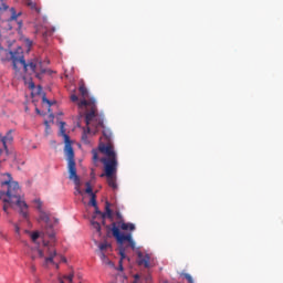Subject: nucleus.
<instances>
[{
	"label": "nucleus",
	"instance_id": "f257e3e1",
	"mask_svg": "<svg viewBox=\"0 0 283 283\" xmlns=\"http://www.w3.org/2000/svg\"><path fill=\"white\" fill-rule=\"evenodd\" d=\"M9 180L2 181L1 187H7L6 190L0 191V200L3 202L2 210L6 216H10L8 209H19L20 216L30 222V214L28 213L29 206L25 199L21 197V187L19 182L12 181V177L8 174Z\"/></svg>",
	"mask_w": 283,
	"mask_h": 283
},
{
	"label": "nucleus",
	"instance_id": "f03ea898",
	"mask_svg": "<svg viewBox=\"0 0 283 283\" xmlns=\"http://www.w3.org/2000/svg\"><path fill=\"white\" fill-rule=\"evenodd\" d=\"M10 54L12 63H13V70L15 72H19L21 67H23L24 72L29 75L32 76V74L35 75L39 81L43 78V74H45V69H43V61L39 57H34L32 60H29L25 62V57L23 56V50L19 48L17 51H8L0 49V56H8Z\"/></svg>",
	"mask_w": 283,
	"mask_h": 283
},
{
	"label": "nucleus",
	"instance_id": "7ed1b4c3",
	"mask_svg": "<svg viewBox=\"0 0 283 283\" xmlns=\"http://www.w3.org/2000/svg\"><path fill=\"white\" fill-rule=\"evenodd\" d=\"M101 154H104V158L99 159L104 165L105 174L101 175V178L106 176L108 187H112L114 191L118 189V184H116V172L118 171V157L116 151L112 149V146H101Z\"/></svg>",
	"mask_w": 283,
	"mask_h": 283
},
{
	"label": "nucleus",
	"instance_id": "20e7f679",
	"mask_svg": "<svg viewBox=\"0 0 283 283\" xmlns=\"http://www.w3.org/2000/svg\"><path fill=\"white\" fill-rule=\"evenodd\" d=\"M78 92L82 96V99L78 101V96L73 94L71 95L72 103H76L80 112H85V123L90 125L92 120H98V107L96 106V98L88 97L87 87L85 84H81L78 87Z\"/></svg>",
	"mask_w": 283,
	"mask_h": 283
},
{
	"label": "nucleus",
	"instance_id": "39448f33",
	"mask_svg": "<svg viewBox=\"0 0 283 283\" xmlns=\"http://www.w3.org/2000/svg\"><path fill=\"white\" fill-rule=\"evenodd\" d=\"M112 233L115 240L117 241V243L119 244V255H120L119 260H122L123 262V260L127 258V255L125 254V247L123 244H125V242H128L130 249H136V242H134V239L132 238V233L125 234L120 232L118 227H116V223H112Z\"/></svg>",
	"mask_w": 283,
	"mask_h": 283
},
{
	"label": "nucleus",
	"instance_id": "423d86ee",
	"mask_svg": "<svg viewBox=\"0 0 283 283\" xmlns=\"http://www.w3.org/2000/svg\"><path fill=\"white\" fill-rule=\"evenodd\" d=\"M88 125H91L92 127H95V129H98L99 127H102L103 132V137H101V143L98 145V149L101 151V147H112L113 151L114 150V144H112V130L109 128H105V124L103 122V117H101L97 113V119H93L92 123H90Z\"/></svg>",
	"mask_w": 283,
	"mask_h": 283
},
{
	"label": "nucleus",
	"instance_id": "0eeeda50",
	"mask_svg": "<svg viewBox=\"0 0 283 283\" xmlns=\"http://www.w3.org/2000/svg\"><path fill=\"white\" fill-rule=\"evenodd\" d=\"M60 134L64 138V154L66 156V160L70 161L69 166L71 172L74 174V148L72 147V140H70V135L65 134V122L60 123Z\"/></svg>",
	"mask_w": 283,
	"mask_h": 283
},
{
	"label": "nucleus",
	"instance_id": "6e6552de",
	"mask_svg": "<svg viewBox=\"0 0 283 283\" xmlns=\"http://www.w3.org/2000/svg\"><path fill=\"white\" fill-rule=\"evenodd\" d=\"M13 140L12 130H8L6 136L0 134V163L6 161V158H8V145H12Z\"/></svg>",
	"mask_w": 283,
	"mask_h": 283
},
{
	"label": "nucleus",
	"instance_id": "1a4fd4ad",
	"mask_svg": "<svg viewBox=\"0 0 283 283\" xmlns=\"http://www.w3.org/2000/svg\"><path fill=\"white\" fill-rule=\"evenodd\" d=\"M67 171H69V180H73L75 185V196H83V191L81 190V178L76 174V160L74 159V174L70 169V160H67Z\"/></svg>",
	"mask_w": 283,
	"mask_h": 283
},
{
	"label": "nucleus",
	"instance_id": "9d476101",
	"mask_svg": "<svg viewBox=\"0 0 283 283\" xmlns=\"http://www.w3.org/2000/svg\"><path fill=\"white\" fill-rule=\"evenodd\" d=\"M138 266H144V269H151L154 266L151 264V256L149 254H143V252H138Z\"/></svg>",
	"mask_w": 283,
	"mask_h": 283
},
{
	"label": "nucleus",
	"instance_id": "9b49d317",
	"mask_svg": "<svg viewBox=\"0 0 283 283\" xmlns=\"http://www.w3.org/2000/svg\"><path fill=\"white\" fill-rule=\"evenodd\" d=\"M94 209H95V213L97 216H101L102 220H105L106 218L112 220V218H114V214L112 213V208H109V201H106L105 203V212H101V210H98V206L95 207Z\"/></svg>",
	"mask_w": 283,
	"mask_h": 283
},
{
	"label": "nucleus",
	"instance_id": "f8f14e48",
	"mask_svg": "<svg viewBox=\"0 0 283 283\" xmlns=\"http://www.w3.org/2000/svg\"><path fill=\"white\" fill-rule=\"evenodd\" d=\"M27 253L33 261L36 260V258H43V251L39 249V245L29 248Z\"/></svg>",
	"mask_w": 283,
	"mask_h": 283
},
{
	"label": "nucleus",
	"instance_id": "ddd939ff",
	"mask_svg": "<svg viewBox=\"0 0 283 283\" xmlns=\"http://www.w3.org/2000/svg\"><path fill=\"white\" fill-rule=\"evenodd\" d=\"M113 224H116L117 229L120 231H135L136 230V226H134V223H125V221H118L113 222Z\"/></svg>",
	"mask_w": 283,
	"mask_h": 283
},
{
	"label": "nucleus",
	"instance_id": "4468645a",
	"mask_svg": "<svg viewBox=\"0 0 283 283\" xmlns=\"http://www.w3.org/2000/svg\"><path fill=\"white\" fill-rule=\"evenodd\" d=\"M99 258H101L103 264H105L106 266H111V269H115L114 262H112L109 260V258H107V255H105V252H101Z\"/></svg>",
	"mask_w": 283,
	"mask_h": 283
},
{
	"label": "nucleus",
	"instance_id": "2eb2a0df",
	"mask_svg": "<svg viewBox=\"0 0 283 283\" xmlns=\"http://www.w3.org/2000/svg\"><path fill=\"white\" fill-rule=\"evenodd\" d=\"M45 233L48 234L51 242H56V233H54V229H52V226L45 227Z\"/></svg>",
	"mask_w": 283,
	"mask_h": 283
},
{
	"label": "nucleus",
	"instance_id": "dca6fc26",
	"mask_svg": "<svg viewBox=\"0 0 283 283\" xmlns=\"http://www.w3.org/2000/svg\"><path fill=\"white\" fill-rule=\"evenodd\" d=\"M25 6L28 8H30V10H34L38 14H41V9L39 8V6L36 4V2L32 1V0H27L25 1Z\"/></svg>",
	"mask_w": 283,
	"mask_h": 283
},
{
	"label": "nucleus",
	"instance_id": "f3484780",
	"mask_svg": "<svg viewBox=\"0 0 283 283\" xmlns=\"http://www.w3.org/2000/svg\"><path fill=\"white\" fill-rule=\"evenodd\" d=\"M9 12L11 14L9 21H17V19L21 17V12L17 13V10L14 8L9 9Z\"/></svg>",
	"mask_w": 283,
	"mask_h": 283
},
{
	"label": "nucleus",
	"instance_id": "a211bd4d",
	"mask_svg": "<svg viewBox=\"0 0 283 283\" xmlns=\"http://www.w3.org/2000/svg\"><path fill=\"white\" fill-rule=\"evenodd\" d=\"M8 10H10V7L3 2V0H0V17L1 14L8 12Z\"/></svg>",
	"mask_w": 283,
	"mask_h": 283
},
{
	"label": "nucleus",
	"instance_id": "6ab92c4d",
	"mask_svg": "<svg viewBox=\"0 0 283 283\" xmlns=\"http://www.w3.org/2000/svg\"><path fill=\"white\" fill-rule=\"evenodd\" d=\"M98 249H99L101 253H105V251H107V249H112V244L104 242L98 245Z\"/></svg>",
	"mask_w": 283,
	"mask_h": 283
},
{
	"label": "nucleus",
	"instance_id": "aec40b11",
	"mask_svg": "<svg viewBox=\"0 0 283 283\" xmlns=\"http://www.w3.org/2000/svg\"><path fill=\"white\" fill-rule=\"evenodd\" d=\"M40 220H42V222H45V224H50V216H48V213L41 211L40 213Z\"/></svg>",
	"mask_w": 283,
	"mask_h": 283
},
{
	"label": "nucleus",
	"instance_id": "412c9836",
	"mask_svg": "<svg viewBox=\"0 0 283 283\" xmlns=\"http://www.w3.org/2000/svg\"><path fill=\"white\" fill-rule=\"evenodd\" d=\"M60 279L63 280V282H65L66 280L69 283H74V272L70 273L69 275H64Z\"/></svg>",
	"mask_w": 283,
	"mask_h": 283
},
{
	"label": "nucleus",
	"instance_id": "4be33fe9",
	"mask_svg": "<svg viewBox=\"0 0 283 283\" xmlns=\"http://www.w3.org/2000/svg\"><path fill=\"white\" fill-rule=\"evenodd\" d=\"M86 126H87L86 130L84 129V132H83V134H82V140H83V143H86V144H87V134H90V126H91V125H87V124H86Z\"/></svg>",
	"mask_w": 283,
	"mask_h": 283
},
{
	"label": "nucleus",
	"instance_id": "5701e85b",
	"mask_svg": "<svg viewBox=\"0 0 283 283\" xmlns=\"http://www.w3.org/2000/svg\"><path fill=\"white\" fill-rule=\"evenodd\" d=\"M40 237H41V233H39V231L31 233L32 243L36 244V240H39Z\"/></svg>",
	"mask_w": 283,
	"mask_h": 283
},
{
	"label": "nucleus",
	"instance_id": "b1692460",
	"mask_svg": "<svg viewBox=\"0 0 283 283\" xmlns=\"http://www.w3.org/2000/svg\"><path fill=\"white\" fill-rule=\"evenodd\" d=\"M85 185H86L85 193H88V196H91V197H92V195H95L94 191L92 190V184H90V181H87Z\"/></svg>",
	"mask_w": 283,
	"mask_h": 283
},
{
	"label": "nucleus",
	"instance_id": "393cba45",
	"mask_svg": "<svg viewBox=\"0 0 283 283\" xmlns=\"http://www.w3.org/2000/svg\"><path fill=\"white\" fill-rule=\"evenodd\" d=\"M92 156H93V163L94 165H96V163H98V150L97 149H93L92 150Z\"/></svg>",
	"mask_w": 283,
	"mask_h": 283
},
{
	"label": "nucleus",
	"instance_id": "a878e982",
	"mask_svg": "<svg viewBox=\"0 0 283 283\" xmlns=\"http://www.w3.org/2000/svg\"><path fill=\"white\" fill-rule=\"evenodd\" d=\"M90 207H98V203L96 202V195H92L91 200L88 202Z\"/></svg>",
	"mask_w": 283,
	"mask_h": 283
},
{
	"label": "nucleus",
	"instance_id": "bb28decb",
	"mask_svg": "<svg viewBox=\"0 0 283 283\" xmlns=\"http://www.w3.org/2000/svg\"><path fill=\"white\" fill-rule=\"evenodd\" d=\"M91 224L93 228H95V230L97 231V233H101V223L98 221H91Z\"/></svg>",
	"mask_w": 283,
	"mask_h": 283
},
{
	"label": "nucleus",
	"instance_id": "cd10ccee",
	"mask_svg": "<svg viewBox=\"0 0 283 283\" xmlns=\"http://www.w3.org/2000/svg\"><path fill=\"white\" fill-rule=\"evenodd\" d=\"M54 258H56V251L50 253V255L45 259L46 264L49 262H54Z\"/></svg>",
	"mask_w": 283,
	"mask_h": 283
},
{
	"label": "nucleus",
	"instance_id": "c85d7f7f",
	"mask_svg": "<svg viewBox=\"0 0 283 283\" xmlns=\"http://www.w3.org/2000/svg\"><path fill=\"white\" fill-rule=\"evenodd\" d=\"M9 222L10 224H13L17 235H21V228L19 227V223H13L12 220H10Z\"/></svg>",
	"mask_w": 283,
	"mask_h": 283
},
{
	"label": "nucleus",
	"instance_id": "c756f323",
	"mask_svg": "<svg viewBox=\"0 0 283 283\" xmlns=\"http://www.w3.org/2000/svg\"><path fill=\"white\" fill-rule=\"evenodd\" d=\"M42 102L46 103V105H49V112H51L50 107H52V102H50V99H48V97H45V95L42 97Z\"/></svg>",
	"mask_w": 283,
	"mask_h": 283
},
{
	"label": "nucleus",
	"instance_id": "7c9ffc66",
	"mask_svg": "<svg viewBox=\"0 0 283 283\" xmlns=\"http://www.w3.org/2000/svg\"><path fill=\"white\" fill-rule=\"evenodd\" d=\"M118 264H119L118 268H114V269H116V271H124L123 260H119Z\"/></svg>",
	"mask_w": 283,
	"mask_h": 283
},
{
	"label": "nucleus",
	"instance_id": "2f4dec72",
	"mask_svg": "<svg viewBox=\"0 0 283 283\" xmlns=\"http://www.w3.org/2000/svg\"><path fill=\"white\" fill-rule=\"evenodd\" d=\"M53 32H54V29H53L52 31H45V32L43 33V36H44V38L52 36Z\"/></svg>",
	"mask_w": 283,
	"mask_h": 283
},
{
	"label": "nucleus",
	"instance_id": "473e14b6",
	"mask_svg": "<svg viewBox=\"0 0 283 283\" xmlns=\"http://www.w3.org/2000/svg\"><path fill=\"white\" fill-rule=\"evenodd\" d=\"M31 271L34 273L36 271V265H31Z\"/></svg>",
	"mask_w": 283,
	"mask_h": 283
},
{
	"label": "nucleus",
	"instance_id": "72a5a7b5",
	"mask_svg": "<svg viewBox=\"0 0 283 283\" xmlns=\"http://www.w3.org/2000/svg\"><path fill=\"white\" fill-rule=\"evenodd\" d=\"M35 202L39 205L38 209H41V200H35Z\"/></svg>",
	"mask_w": 283,
	"mask_h": 283
},
{
	"label": "nucleus",
	"instance_id": "f704fd0d",
	"mask_svg": "<svg viewBox=\"0 0 283 283\" xmlns=\"http://www.w3.org/2000/svg\"><path fill=\"white\" fill-rule=\"evenodd\" d=\"M61 262H67V259L65 256H61Z\"/></svg>",
	"mask_w": 283,
	"mask_h": 283
},
{
	"label": "nucleus",
	"instance_id": "c9c22d12",
	"mask_svg": "<svg viewBox=\"0 0 283 283\" xmlns=\"http://www.w3.org/2000/svg\"><path fill=\"white\" fill-rule=\"evenodd\" d=\"M59 282L60 283H65V281H63V279H59Z\"/></svg>",
	"mask_w": 283,
	"mask_h": 283
},
{
	"label": "nucleus",
	"instance_id": "e433bc0d",
	"mask_svg": "<svg viewBox=\"0 0 283 283\" xmlns=\"http://www.w3.org/2000/svg\"><path fill=\"white\" fill-rule=\"evenodd\" d=\"M36 114H41V111H39V108L35 109Z\"/></svg>",
	"mask_w": 283,
	"mask_h": 283
},
{
	"label": "nucleus",
	"instance_id": "4c0bfd02",
	"mask_svg": "<svg viewBox=\"0 0 283 283\" xmlns=\"http://www.w3.org/2000/svg\"><path fill=\"white\" fill-rule=\"evenodd\" d=\"M50 118H54V114L51 113V114H50Z\"/></svg>",
	"mask_w": 283,
	"mask_h": 283
},
{
	"label": "nucleus",
	"instance_id": "58836bf2",
	"mask_svg": "<svg viewBox=\"0 0 283 283\" xmlns=\"http://www.w3.org/2000/svg\"><path fill=\"white\" fill-rule=\"evenodd\" d=\"M117 217L120 218V213H117Z\"/></svg>",
	"mask_w": 283,
	"mask_h": 283
},
{
	"label": "nucleus",
	"instance_id": "ea45409f",
	"mask_svg": "<svg viewBox=\"0 0 283 283\" xmlns=\"http://www.w3.org/2000/svg\"><path fill=\"white\" fill-rule=\"evenodd\" d=\"M1 61H6V59L1 57Z\"/></svg>",
	"mask_w": 283,
	"mask_h": 283
},
{
	"label": "nucleus",
	"instance_id": "a19ab883",
	"mask_svg": "<svg viewBox=\"0 0 283 283\" xmlns=\"http://www.w3.org/2000/svg\"><path fill=\"white\" fill-rule=\"evenodd\" d=\"M135 277H138V275H135Z\"/></svg>",
	"mask_w": 283,
	"mask_h": 283
}]
</instances>
